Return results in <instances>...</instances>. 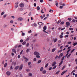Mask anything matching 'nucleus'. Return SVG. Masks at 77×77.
Returning <instances> with one entry per match:
<instances>
[{"mask_svg":"<svg viewBox=\"0 0 77 77\" xmlns=\"http://www.w3.org/2000/svg\"><path fill=\"white\" fill-rule=\"evenodd\" d=\"M34 55H40L39 53L37 51L34 52Z\"/></svg>","mask_w":77,"mask_h":77,"instance_id":"f257e3e1","label":"nucleus"},{"mask_svg":"<svg viewBox=\"0 0 77 77\" xmlns=\"http://www.w3.org/2000/svg\"><path fill=\"white\" fill-rule=\"evenodd\" d=\"M20 7H21V8H23V7L24 6V4L23 3H21L20 4Z\"/></svg>","mask_w":77,"mask_h":77,"instance_id":"f03ea898","label":"nucleus"},{"mask_svg":"<svg viewBox=\"0 0 77 77\" xmlns=\"http://www.w3.org/2000/svg\"><path fill=\"white\" fill-rule=\"evenodd\" d=\"M6 74L7 75H10V74H11V72L9 71H8L6 72Z\"/></svg>","mask_w":77,"mask_h":77,"instance_id":"7ed1b4c3","label":"nucleus"},{"mask_svg":"<svg viewBox=\"0 0 77 77\" xmlns=\"http://www.w3.org/2000/svg\"><path fill=\"white\" fill-rule=\"evenodd\" d=\"M66 71H67V70L64 71L61 74V75H63V74H65V73L66 72Z\"/></svg>","mask_w":77,"mask_h":77,"instance_id":"20e7f679","label":"nucleus"},{"mask_svg":"<svg viewBox=\"0 0 77 77\" xmlns=\"http://www.w3.org/2000/svg\"><path fill=\"white\" fill-rule=\"evenodd\" d=\"M17 20L19 21H22V20H23V19L22 18V17H19L18 18Z\"/></svg>","mask_w":77,"mask_h":77,"instance_id":"39448f33","label":"nucleus"},{"mask_svg":"<svg viewBox=\"0 0 77 77\" xmlns=\"http://www.w3.org/2000/svg\"><path fill=\"white\" fill-rule=\"evenodd\" d=\"M56 62H53L52 65V66H55L56 65Z\"/></svg>","mask_w":77,"mask_h":77,"instance_id":"423d86ee","label":"nucleus"},{"mask_svg":"<svg viewBox=\"0 0 77 77\" xmlns=\"http://www.w3.org/2000/svg\"><path fill=\"white\" fill-rule=\"evenodd\" d=\"M22 68H23V65L21 64L19 67V69H22Z\"/></svg>","mask_w":77,"mask_h":77,"instance_id":"0eeeda50","label":"nucleus"},{"mask_svg":"<svg viewBox=\"0 0 77 77\" xmlns=\"http://www.w3.org/2000/svg\"><path fill=\"white\" fill-rule=\"evenodd\" d=\"M24 59H25V60L26 61V62H27V61H28V59H27V57H25Z\"/></svg>","mask_w":77,"mask_h":77,"instance_id":"6e6552de","label":"nucleus"},{"mask_svg":"<svg viewBox=\"0 0 77 77\" xmlns=\"http://www.w3.org/2000/svg\"><path fill=\"white\" fill-rule=\"evenodd\" d=\"M12 51H13V52H14V53H15V54H16V51L15 50V49H13L12 50Z\"/></svg>","mask_w":77,"mask_h":77,"instance_id":"1a4fd4ad","label":"nucleus"},{"mask_svg":"<svg viewBox=\"0 0 77 77\" xmlns=\"http://www.w3.org/2000/svg\"><path fill=\"white\" fill-rule=\"evenodd\" d=\"M61 20H58V21L56 23L57 24H59L60 22L61 21Z\"/></svg>","mask_w":77,"mask_h":77,"instance_id":"9d476101","label":"nucleus"},{"mask_svg":"<svg viewBox=\"0 0 77 77\" xmlns=\"http://www.w3.org/2000/svg\"><path fill=\"white\" fill-rule=\"evenodd\" d=\"M37 26V25H36V23H34L33 24H32V26H35V27H36Z\"/></svg>","mask_w":77,"mask_h":77,"instance_id":"9b49d317","label":"nucleus"},{"mask_svg":"<svg viewBox=\"0 0 77 77\" xmlns=\"http://www.w3.org/2000/svg\"><path fill=\"white\" fill-rule=\"evenodd\" d=\"M47 72L45 70H44L43 71H42V73L43 74H45V73H46V72Z\"/></svg>","mask_w":77,"mask_h":77,"instance_id":"f8f14e48","label":"nucleus"},{"mask_svg":"<svg viewBox=\"0 0 77 77\" xmlns=\"http://www.w3.org/2000/svg\"><path fill=\"white\" fill-rule=\"evenodd\" d=\"M66 24L69 26L70 25V23H69V22H67L66 23Z\"/></svg>","mask_w":77,"mask_h":77,"instance_id":"ddd939ff","label":"nucleus"},{"mask_svg":"<svg viewBox=\"0 0 77 77\" xmlns=\"http://www.w3.org/2000/svg\"><path fill=\"white\" fill-rule=\"evenodd\" d=\"M43 29L45 30L47 29V26H45L43 27Z\"/></svg>","mask_w":77,"mask_h":77,"instance_id":"4468645a","label":"nucleus"},{"mask_svg":"<svg viewBox=\"0 0 77 77\" xmlns=\"http://www.w3.org/2000/svg\"><path fill=\"white\" fill-rule=\"evenodd\" d=\"M56 51V48H54L52 49V52H54V51Z\"/></svg>","mask_w":77,"mask_h":77,"instance_id":"2eb2a0df","label":"nucleus"},{"mask_svg":"<svg viewBox=\"0 0 77 77\" xmlns=\"http://www.w3.org/2000/svg\"><path fill=\"white\" fill-rule=\"evenodd\" d=\"M19 68V66H17L15 68V69L17 70Z\"/></svg>","mask_w":77,"mask_h":77,"instance_id":"dca6fc26","label":"nucleus"},{"mask_svg":"<svg viewBox=\"0 0 77 77\" xmlns=\"http://www.w3.org/2000/svg\"><path fill=\"white\" fill-rule=\"evenodd\" d=\"M62 63H63V61H61L60 63L59 64V66H60L61 65H62Z\"/></svg>","mask_w":77,"mask_h":77,"instance_id":"f3484780","label":"nucleus"},{"mask_svg":"<svg viewBox=\"0 0 77 77\" xmlns=\"http://www.w3.org/2000/svg\"><path fill=\"white\" fill-rule=\"evenodd\" d=\"M38 24L40 26H42V23L41 22H38Z\"/></svg>","mask_w":77,"mask_h":77,"instance_id":"a211bd4d","label":"nucleus"},{"mask_svg":"<svg viewBox=\"0 0 77 77\" xmlns=\"http://www.w3.org/2000/svg\"><path fill=\"white\" fill-rule=\"evenodd\" d=\"M7 66V63H6L4 65V67L5 68V67H6Z\"/></svg>","mask_w":77,"mask_h":77,"instance_id":"6ab92c4d","label":"nucleus"},{"mask_svg":"<svg viewBox=\"0 0 77 77\" xmlns=\"http://www.w3.org/2000/svg\"><path fill=\"white\" fill-rule=\"evenodd\" d=\"M43 32H44L45 33H46L48 34V32H47L46 31H45V30H43Z\"/></svg>","mask_w":77,"mask_h":77,"instance_id":"aec40b11","label":"nucleus"},{"mask_svg":"<svg viewBox=\"0 0 77 77\" xmlns=\"http://www.w3.org/2000/svg\"><path fill=\"white\" fill-rule=\"evenodd\" d=\"M39 9H40V8L39 7V6L37 7V11H39Z\"/></svg>","mask_w":77,"mask_h":77,"instance_id":"412c9836","label":"nucleus"},{"mask_svg":"<svg viewBox=\"0 0 77 77\" xmlns=\"http://www.w3.org/2000/svg\"><path fill=\"white\" fill-rule=\"evenodd\" d=\"M66 67V66H65V65L64 66L63 68H62L61 70H63V69H65V67Z\"/></svg>","mask_w":77,"mask_h":77,"instance_id":"4be33fe9","label":"nucleus"},{"mask_svg":"<svg viewBox=\"0 0 77 77\" xmlns=\"http://www.w3.org/2000/svg\"><path fill=\"white\" fill-rule=\"evenodd\" d=\"M29 76H30V77H31L32 76V73H29Z\"/></svg>","mask_w":77,"mask_h":77,"instance_id":"5701e85b","label":"nucleus"},{"mask_svg":"<svg viewBox=\"0 0 77 77\" xmlns=\"http://www.w3.org/2000/svg\"><path fill=\"white\" fill-rule=\"evenodd\" d=\"M31 63H32V62H28V65L29 66V65H30V64H31Z\"/></svg>","mask_w":77,"mask_h":77,"instance_id":"b1692460","label":"nucleus"},{"mask_svg":"<svg viewBox=\"0 0 77 77\" xmlns=\"http://www.w3.org/2000/svg\"><path fill=\"white\" fill-rule=\"evenodd\" d=\"M26 44V42H24L22 44L23 45H25Z\"/></svg>","mask_w":77,"mask_h":77,"instance_id":"393cba45","label":"nucleus"},{"mask_svg":"<svg viewBox=\"0 0 77 77\" xmlns=\"http://www.w3.org/2000/svg\"><path fill=\"white\" fill-rule=\"evenodd\" d=\"M36 57L37 58H40V56H39V55H36Z\"/></svg>","mask_w":77,"mask_h":77,"instance_id":"a878e982","label":"nucleus"},{"mask_svg":"<svg viewBox=\"0 0 77 77\" xmlns=\"http://www.w3.org/2000/svg\"><path fill=\"white\" fill-rule=\"evenodd\" d=\"M71 54H69V55L67 57V58H68L69 57H70V56H71Z\"/></svg>","mask_w":77,"mask_h":77,"instance_id":"bb28decb","label":"nucleus"},{"mask_svg":"<svg viewBox=\"0 0 77 77\" xmlns=\"http://www.w3.org/2000/svg\"><path fill=\"white\" fill-rule=\"evenodd\" d=\"M60 72V71H59L58 72H56L55 74H57V75L59 74V73Z\"/></svg>","mask_w":77,"mask_h":77,"instance_id":"cd10ccee","label":"nucleus"},{"mask_svg":"<svg viewBox=\"0 0 77 77\" xmlns=\"http://www.w3.org/2000/svg\"><path fill=\"white\" fill-rule=\"evenodd\" d=\"M42 61L41 60H39L38 62V63H40Z\"/></svg>","mask_w":77,"mask_h":77,"instance_id":"c85d7f7f","label":"nucleus"},{"mask_svg":"<svg viewBox=\"0 0 77 77\" xmlns=\"http://www.w3.org/2000/svg\"><path fill=\"white\" fill-rule=\"evenodd\" d=\"M43 70V67H42L40 69V71H41V72H42V71Z\"/></svg>","mask_w":77,"mask_h":77,"instance_id":"c756f323","label":"nucleus"},{"mask_svg":"<svg viewBox=\"0 0 77 77\" xmlns=\"http://www.w3.org/2000/svg\"><path fill=\"white\" fill-rule=\"evenodd\" d=\"M56 6H57V7H58V6H59V5L58 4V3H56L55 4Z\"/></svg>","mask_w":77,"mask_h":77,"instance_id":"7c9ffc66","label":"nucleus"},{"mask_svg":"<svg viewBox=\"0 0 77 77\" xmlns=\"http://www.w3.org/2000/svg\"><path fill=\"white\" fill-rule=\"evenodd\" d=\"M63 37V35H60V38H62Z\"/></svg>","mask_w":77,"mask_h":77,"instance_id":"2f4dec72","label":"nucleus"},{"mask_svg":"<svg viewBox=\"0 0 77 77\" xmlns=\"http://www.w3.org/2000/svg\"><path fill=\"white\" fill-rule=\"evenodd\" d=\"M65 59V56H64L62 58L61 60H63Z\"/></svg>","mask_w":77,"mask_h":77,"instance_id":"473e14b6","label":"nucleus"},{"mask_svg":"<svg viewBox=\"0 0 77 77\" xmlns=\"http://www.w3.org/2000/svg\"><path fill=\"white\" fill-rule=\"evenodd\" d=\"M64 24V22H63V21H62L60 23V24L61 25H62V24Z\"/></svg>","mask_w":77,"mask_h":77,"instance_id":"72a5a7b5","label":"nucleus"},{"mask_svg":"<svg viewBox=\"0 0 77 77\" xmlns=\"http://www.w3.org/2000/svg\"><path fill=\"white\" fill-rule=\"evenodd\" d=\"M77 44V42L73 44V45H74V46H75V45H76Z\"/></svg>","mask_w":77,"mask_h":77,"instance_id":"f704fd0d","label":"nucleus"},{"mask_svg":"<svg viewBox=\"0 0 77 77\" xmlns=\"http://www.w3.org/2000/svg\"><path fill=\"white\" fill-rule=\"evenodd\" d=\"M10 23H11L12 24V23H14V21H13L12 20H10Z\"/></svg>","mask_w":77,"mask_h":77,"instance_id":"c9c22d12","label":"nucleus"},{"mask_svg":"<svg viewBox=\"0 0 77 77\" xmlns=\"http://www.w3.org/2000/svg\"><path fill=\"white\" fill-rule=\"evenodd\" d=\"M71 51V49H69L68 51L67 52V53H68L69 52V51Z\"/></svg>","mask_w":77,"mask_h":77,"instance_id":"e433bc0d","label":"nucleus"},{"mask_svg":"<svg viewBox=\"0 0 77 77\" xmlns=\"http://www.w3.org/2000/svg\"><path fill=\"white\" fill-rule=\"evenodd\" d=\"M5 14V12L3 11L1 13V15H3Z\"/></svg>","mask_w":77,"mask_h":77,"instance_id":"4c0bfd02","label":"nucleus"},{"mask_svg":"<svg viewBox=\"0 0 77 77\" xmlns=\"http://www.w3.org/2000/svg\"><path fill=\"white\" fill-rule=\"evenodd\" d=\"M10 69L11 70V69H13V68L12 67V66H11L10 68Z\"/></svg>","mask_w":77,"mask_h":77,"instance_id":"58836bf2","label":"nucleus"},{"mask_svg":"<svg viewBox=\"0 0 77 77\" xmlns=\"http://www.w3.org/2000/svg\"><path fill=\"white\" fill-rule=\"evenodd\" d=\"M48 63H47L45 66V68H47V66H48Z\"/></svg>","mask_w":77,"mask_h":77,"instance_id":"ea45409f","label":"nucleus"},{"mask_svg":"<svg viewBox=\"0 0 77 77\" xmlns=\"http://www.w3.org/2000/svg\"><path fill=\"white\" fill-rule=\"evenodd\" d=\"M29 37H28V38H27L26 40V41H28V40H29Z\"/></svg>","mask_w":77,"mask_h":77,"instance_id":"a19ab883","label":"nucleus"},{"mask_svg":"<svg viewBox=\"0 0 77 77\" xmlns=\"http://www.w3.org/2000/svg\"><path fill=\"white\" fill-rule=\"evenodd\" d=\"M56 66H55L54 67H53V68H52L53 69H55V68H56Z\"/></svg>","mask_w":77,"mask_h":77,"instance_id":"79ce46f5","label":"nucleus"},{"mask_svg":"<svg viewBox=\"0 0 77 77\" xmlns=\"http://www.w3.org/2000/svg\"><path fill=\"white\" fill-rule=\"evenodd\" d=\"M68 20H69V21H71V18H68Z\"/></svg>","mask_w":77,"mask_h":77,"instance_id":"37998d69","label":"nucleus"},{"mask_svg":"<svg viewBox=\"0 0 77 77\" xmlns=\"http://www.w3.org/2000/svg\"><path fill=\"white\" fill-rule=\"evenodd\" d=\"M29 43H28L26 44V47H29Z\"/></svg>","mask_w":77,"mask_h":77,"instance_id":"c03bdc74","label":"nucleus"},{"mask_svg":"<svg viewBox=\"0 0 77 77\" xmlns=\"http://www.w3.org/2000/svg\"><path fill=\"white\" fill-rule=\"evenodd\" d=\"M57 38H55L54 40V42H56V41H57Z\"/></svg>","mask_w":77,"mask_h":77,"instance_id":"a18cd8bd","label":"nucleus"},{"mask_svg":"<svg viewBox=\"0 0 77 77\" xmlns=\"http://www.w3.org/2000/svg\"><path fill=\"white\" fill-rule=\"evenodd\" d=\"M23 42V39H21L20 40V42Z\"/></svg>","mask_w":77,"mask_h":77,"instance_id":"49530a36","label":"nucleus"},{"mask_svg":"<svg viewBox=\"0 0 77 77\" xmlns=\"http://www.w3.org/2000/svg\"><path fill=\"white\" fill-rule=\"evenodd\" d=\"M16 64H17V62H15L14 63V65L15 66V65H16Z\"/></svg>","mask_w":77,"mask_h":77,"instance_id":"de8ad7c7","label":"nucleus"},{"mask_svg":"<svg viewBox=\"0 0 77 77\" xmlns=\"http://www.w3.org/2000/svg\"><path fill=\"white\" fill-rule=\"evenodd\" d=\"M18 6V4H17L15 6V8H17Z\"/></svg>","mask_w":77,"mask_h":77,"instance_id":"09e8293b","label":"nucleus"},{"mask_svg":"<svg viewBox=\"0 0 77 77\" xmlns=\"http://www.w3.org/2000/svg\"><path fill=\"white\" fill-rule=\"evenodd\" d=\"M26 53H28V52H29V49H28L26 50Z\"/></svg>","mask_w":77,"mask_h":77,"instance_id":"8fccbe9b","label":"nucleus"},{"mask_svg":"<svg viewBox=\"0 0 77 77\" xmlns=\"http://www.w3.org/2000/svg\"><path fill=\"white\" fill-rule=\"evenodd\" d=\"M74 50H75V49H73L71 51V53H72V52H74Z\"/></svg>","mask_w":77,"mask_h":77,"instance_id":"3c124183","label":"nucleus"},{"mask_svg":"<svg viewBox=\"0 0 77 77\" xmlns=\"http://www.w3.org/2000/svg\"><path fill=\"white\" fill-rule=\"evenodd\" d=\"M69 36L68 35H66L64 36L65 38H68V37Z\"/></svg>","mask_w":77,"mask_h":77,"instance_id":"603ef678","label":"nucleus"},{"mask_svg":"<svg viewBox=\"0 0 77 77\" xmlns=\"http://www.w3.org/2000/svg\"><path fill=\"white\" fill-rule=\"evenodd\" d=\"M72 22L73 23H75V20L74 19H73L72 20Z\"/></svg>","mask_w":77,"mask_h":77,"instance_id":"864d4df0","label":"nucleus"},{"mask_svg":"<svg viewBox=\"0 0 77 77\" xmlns=\"http://www.w3.org/2000/svg\"><path fill=\"white\" fill-rule=\"evenodd\" d=\"M63 8V6H60V9H62V8Z\"/></svg>","mask_w":77,"mask_h":77,"instance_id":"5fc2aeb1","label":"nucleus"},{"mask_svg":"<svg viewBox=\"0 0 77 77\" xmlns=\"http://www.w3.org/2000/svg\"><path fill=\"white\" fill-rule=\"evenodd\" d=\"M6 16H7V14H5L4 16V18H6Z\"/></svg>","mask_w":77,"mask_h":77,"instance_id":"6e6d98bb","label":"nucleus"},{"mask_svg":"<svg viewBox=\"0 0 77 77\" xmlns=\"http://www.w3.org/2000/svg\"><path fill=\"white\" fill-rule=\"evenodd\" d=\"M69 30H73V28H69Z\"/></svg>","mask_w":77,"mask_h":77,"instance_id":"4d7b16f0","label":"nucleus"},{"mask_svg":"<svg viewBox=\"0 0 77 77\" xmlns=\"http://www.w3.org/2000/svg\"><path fill=\"white\" fill-rule=\"evenodd\" d=\"M34 6H35V7H36V4L35 3L34 4Z\"/></svg>","mask_w":77,"mask_h":77,"instance_id":"13d9d810","label":"nucleus"},{"mask_svg":"<svg viewBox=\"0 0 77 77\" xmlns=\"http://www.w3.org/2000/svg\"><path fill=\"white\" fill-rule=\"evenodd\" d=\"M61 6H65V4H60Z\"/></svg>","mask_w":77,"mask_h":77,"instance_id":"bf43d9fd","label":"nucleus"},{"mask_svg":"<svg viewBox=\"0 0 77 77\" xmlns=\"http://www.w3.org/2000/svg\"><path fill=\"white\" fill-rule=\"evenodd\" d=\"M22 36H24V35H25V33H23L22 34Z\"/></svg>","mask_w":77,"mask_h":77,"instance_id":"052dcab7","label":"nucleus"},{"mask_svg":"<svg viewBox=\"0 0 77 77\" xmlns=\"http://www.w3.org/2000/svg\"><path fill=\"white\" fill-rule=\"evenodd\" d=\"M18 47V45H16L15 47H14V48H17Z\"/></svg>","mask_w":77,"mask_h":77,"instance_id":"680f3d73","label":"nucleus"},{"mask_svg":"<svg viewBox=\"0 0 77 77\" xmlns=\"http://www.w3.org/2000/svg\"><path fill=\"white\" fill-rule=\"evenodd\" d=\"M8 26V25H5L4 26V28H5V27H7Z\"/></svg>","mask_w":77,"mask_h":77,"instance_id":"e2e57ef3","label":"nucleus"},{"mask_svg":"<svg viewBox=\"0 0 77 77\" xmlns=\"http://www.w3.org/2000/svg\"><path fill=\"white\" fill-rule=\"evenodd\" d=\"M31 14H32L31 12H30L28 14L29 15V16H30L31 15Z\"/></svg>","mask_w":77,"mask_h":77,"instance_id":"0e129e2a","label":"nucleus"},{"mask_svg":"<svg viewBox=\"0 0 77 77\" xmlns=\"http://www.w3.org/2000/svg\"><path fill=\"white\" fill-rule=\"evenodd\" d=\"M47 40L48 42H49V41H50V39L49 38H47Z\"/></svg>","mask_w":77,"mask_h":77,"instance_id":"69168bd1","label":"nucleus"},{"mask_svg":"<svg viewBox=\"0 0 77 77\" xmlns=\"http://www.w3.org/2000/svg\"><path fill=\"white\" fill-rule=\"evenodd\" d=\"M28 33H32V30H30L29 31H28Z\"/></svg>","mask_w":77,"mask_h":77,"instance_id":"338daca9","label":"nucleus"},{"mask_svg":"<svg viewBox=\"0 0 77 77\" xmlns=\"http://www.w3.org/2000/svg\"><path fill=\"white\" fill-rule=\"evenodd\" d=\"M33 60L34 61H36V58H34L33 59Z\"/></svg>","mask_w":77,"mask_h":77,"instance_id":"774afa93","label":"nucleus"}]
</instances>
